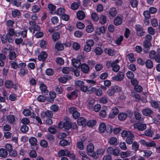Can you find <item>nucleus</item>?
Segmentation results:
<instances>
[{
	"label": "nucleus",
	"instance_id": "1",
	"mask_svg": "<svg viewBox=\"0 0 160 160\" xmlns=\"http://www.w3.org/2000/svg\"><path fill=\"white\" fill-rule=\"evenodd\" d=\"M29 23L30 25L29 28V31L34 33L35 31H40V27L39 25H37L36 22L34 21H29Z\"/></svg>",
	"mask_w": 160,
	"mask_h": 160
},
{
	"label": "nucleus",
	"instance_id": "2",
	"mask_svg": "<svg viewBox=\"0 0 160 160\" xmlns=\"http://www.w3.org/2000/svg\"><path fill=\"white\" fill-rule=\"evenodd\" d=\"M29 142L32 149L35 150L38 149V145L37 143V140L36 138L34 137H31L29 139Z\"/></svg>",
	"mask_w": 160,
	"mask_h": 160
},
{
	"label": "nucleus",
	"instance_id": "3",
	"mask_svg": "<svg viewBox=\"0 0 160 160\" xmlns=\"http://www.w3.org/2000/svg\"><path fill=\"white\" fill-rule=\"evenodd\" d=\"M142 113L145 116L152 118L154 114V112L150 108H147L142 110Z\"/></svg>",
	"mask_w": 160,
	"mask_h": 160
},
{
	"label": "nucleus",
	"instance_id": "4",
	"mask_svg": "<svg viewBox=\"0 0 160 160\" xmlns=\"http://www.w3.org/2000/svg\"><path fill=\"white\" fill-rule=\"evenodd\" d=\"M69 110L70 113L72 114V116L74 118H78L80 116V113L77 111L76 108L72 107L69 109Z\"/></svg>",
	"mask_w": 160,
	"mask_h": 160
},
{
	"label": "nucleus",
	"instance_id": "5",
	"mask_svg": "<svg viewBox=\"0 0 160 160\" xmlns=\"http://www.w3.org/2000/svg\"><path fill=\"white\" fill-rule=\"evenodd\" d=\"M102 91L101 89L100 88H97L95 87H91L90 92H89V94L92 93H95L96 96H101L102 94Z\"/></svg>",
	"mask_w": 160,
	"mask_h": 160
},
{
	"label": "nucleus",
	"instance_id": "6",
	"mask_svg": "<svg viewBox=\"0 0 160 160\" xmlns=\"http://www.w3.org/2000/svg\"><path fill=\"white\" fill-rule=\"evenodd\" d=\"M108 15L110 18H114L117 14V11L115 8H110L107 12Z\"/></svg>",
	"mask_w": 160,
	"mask_h": 160
},
{
	"label": "nucleus",
	"instance_id": "7",
	"mask_svg": "<svg viewBox=\"0 0 160 160\" xmlns=\"http://www.w3.org/2000/svg\"><path fill=\"white\" fill-rule=\"evenodd\" d=\"M94 145L92 143L88 144L87 147V152L88 154L92 157V155L94 153Z\"/></svg>",
	"mask_w": 160,
	"mask_h": 160
},
{
	"label": "nucleus",
	"instance_id": "8",
	"mask_svg": "<svg viewBox=\"0 0 160 160\" xmlns=\"http://www.w3.org/2000/svg\"><path fill=\"white\" fill-rule=\"evenodd\" d=\"M119 110L117 107H115L113 108L109 113L108 118H113L118 114Z\"/></svg>",
	"mask_w": 160,
	"mask_h": 160
},
{
	"label": "nucleus",
	"instance_id": "9",
	"mask_svg": "<svg viewBox=\"0 0 160 160\" xmlns=\"http://www.w3.org/2000/svg\"><path fill=\"white\" fill-rule=\"evenodd\" d=\"M104 152V149L102 148H98L96 152H94L93 154L92 155V158L95 159H97L98 158V156L101 155L103 154Z\"/></svg>",
	"mask_w": 160,
	"mask_h": 160
},
{
	"label": "nucleus",
	"instance_id": "10",
	"mask_svg": "<svg viewBox=\"0 0 160 160\" xmlns=\"http://www.w3.org/2000/svg\"><path fill=\"white\" fill-rule=\"evenodd\" d=\"M135 29L137 32V34L140 36L142 37L145 34V32L142 26L140 25H136L135 26Z\"/></svg>",
	"mask_w": 160,
	"mask_h": 160
},
{
	"label": "nucleus",
	"instance_id": "11",
	"mask_svg": "<svg viewBox=\"0 0 160 160\" xmlns=\"http://www.w3.org/2000/svg\"><path fill=\"white\" fill-rule=\"evenodd\" d=\"M143 45L144 52L145 53L148 52L150 51V47L151 46V42L145 40L143 42Z\"/></svg>",
	"mask_w": 160,
	"mask_h": 160
},
{
	"label": "nucleus",
	"instance_id": "12",
	"mask_svg": "<svg viewBox=\"0 0 160 160\" xmlns=\"http://www.w3.org/2000/svg\"><path fill=\"white\" fill-rule=\"evenodd\" d=\"M124 75L122 72H118L116 76H114L112 77L113 80L117 81H121L124 78Z\"/></svg>",
	"mask_w": 160,
	"mask_h": 160
},
{
	"label": "nucleus",
	"instance_id": "13",
	"mask_svg": "<svg viewBox=\"0 0 160 160\" xmlns=\"http://www.w3.org/2000/svg\"><path fill=\"white\" fill-rule=\"evenodd\" d=\"M39 88L42 93L45 95H47L48 93V91L47 89V86L43 83H42L40 85Z\"/></svg>",
	"mask_w": 160,
	"mask_h": 160
},
{
	"label": "nucleus",
	"instance_id": "14",
	"mask_svg": "<svg viewBox=\"0 0 160 160\" xmlns=\"http://www.w3.org/2000/svg\"><path fill=\"white\" fill-rule=\"evenodd\" d=\"M80 68L82 72L84 73H88L90 70V68L88 65L85 63H83L80 65Z\"/></svg>",
	"mask_w": 160,
	"mask_h": 160
},
{
	"label": "nucleus",
	"instance_id": "15",
	"mask_svg": "<svg viewBox=\"0 0 160 160\" xmlns=\"http://www.w3.org/2000/svg\"><path fill=\"white\" fill-rule=\"evenodd\" d=\"M133 126L134 128H137L139 131H143L146 128V125L143 123H137L134 124Z\"/></svg>",
	"mask_w": 160,
	"mask_h": 160
},
{
	"label": "nucleus",
	"instance_id": "16",
	"mask_svg": "<svg viewBox=\"0 0 160 160\" xmlns=\"http://www.w3.org/2000/svg\"><path fill=\"white\" fill-rule=\"evenodd\" d=\"M140 142L142 144L148 147H155L156 144L154 141L146 142L144 140H141Z\"/></svg>",
	"mask_w": 160,
	"mask_h": 160
},
{
	"label": "nucleus",
	"instance_id": "17",
	"mask_svg": "<svg viewBox=\"0 0 160 160\" xmlns=\"http://www.w3.org/2000/svg\"><path fill=\"white\" fill-rule=\"evenodd\" d=\"M48 55L45 51L42 52L38 56V58L39 61H44L47 58Z\"/></svg>",
	"mask_w": 160,
	"mask_h": 160
},
{
	"label": "nucleus",
	"instance_id": "18",
	"mask_svg": "<svg viewBox=\"0 0 160 160\" xmlns=\"http://www.w3.org/2000/svg\"><path fill=\"white\" fill-rule=\"evenodd\" d=\"M66 96L69 100L76 98L78 96L77 92L75 91L72 92L69 94H67Z\"/></svg>",
	"mask_w": 160,
	"mask_h": 160
},
{
	"label": "nucleus",
	"instance_id": "19",
	"mask_svg": "<svg viewBox=\"0 0 160 160\" xmlns=\"http://www.w3.org/2000/svg\"><path fill=\"white\" fill-rule=\"evenodd\" d=\"M122 16H119L118 15L115 18L114 20V23L116 26H118L122 23Z\"/></svg>",
	"mask_w": 160,
	"mask_h": 160
},
{
	"label": "nucleus",
	"instance_id": "20",
	"mask_svg": "<svg viewBox=\"0 0 160 160\" xmlns=\"http://www.w3.org/2000/svg\"><path fill=\"white\" fill-rule=\"evenodd\" d=\"M77 123L79 126H85L86 124V120L83 117H79L77 120Z\"/></svg>",
	"mask_w": 160,
	"mask_h": 160
},
{
	"label": "nucleus",
	"instance_id": "21",
	"mask_svg": "<svg viewBox=\"0 0 160 160\" xmlns=\"http://www.w3.org/2000/svg\"><path fill=\"white\" fill-rule=\"evenodd\" d=\"M43 115L42 114H41L42 117V118H45V117H47L48 118H51L53 116V113L52 111L49 110H47L43 112Z\"/></svg>",
	"mask_w": 160,
	"mask_h": 160
},
{
	"label": "nucleus",
	"instance_id": "22",
	"mask_svg": "<svg viewBox=\"0 0 160 160\" xmlns=\"http://www.w3.org/2000/svg\"><path fill=\"white\" fill-rule=\"evenodd\" d=\"M85 16L84 12L82 11H79L77 13V17L79 20L83 19L85 18Z\"/></svg>",
	"mask_w": 160,
	"mask_h": 160
},
{
	"label": "nucleus",
	"instance_id": "23",
	"mask_svg": "<svg viewBox=\"0 0 160 160\" xmlns=\"http://www.w3.org/2000/svg\"><path fill=\"white\" fill-rule=\"evenodd\" d=\"M6 119L9 123H13L15 121V118L14 116L12 115H8L7 116Z\"/></svg>",
	"mask_w": 160,
	"mask_h": 160
},
{
	"label": "nucleus",
	"instance_id": "24",
	"mask_svg": "<svg viewBox=\"0 0 160 160\" xmlns=\"http://www.w3.org/2000/svg\"><path fill=\"white\" fill-rule=\"evenodd\" d=\"M9 52V59L11 60H14L17 57V54L16 52L11 49Z\"/></svg>",
	"mask_w": 160,
	"mask_h": 160
},
{
	"label": "nucleus",
	"instance_id": "25",
	"mask_svg": "<svg viewBox=\"0 0 160 160\" xmlns=\"http://www.w3.org/2000/svg\"><path fill=\"white\" fill-rule=\"evenodd\" d=\"M9 62L11 67L14 69H17L19 68V65L18 64V61L16 60H13Z\"/></svg>",
	"mask_w": 160,
	"mask_h": 160
},
{
	"label": "nucleus",
	"instance_id": "26",
	"mask_svg": "<svg viewBox=\"0 0 160 160\" xmlns=\"http://www.w3.org/2000/svg\"><path fill=\"white\" fill-rule=\"evenodd\" d=\"M55 48L59 51H62L64 49V47L63 44L59 41L57 42L55 45Z\"/></svg>",
	"mask_w": 160,
	"mask_h": 160
},
{
	"label": "nucleus",
	"instance_id": "27",
	"mask_svg": "<svg viewBox=\"0 0 160 160\" xmlns=\"http://www.w3.org/2000/svg\"><path fill=\"white\" fill-rule=\"evenodd\" d=\"M4 84L5 87L8 89L11 88L13 85V83L12 81L11 80H7L4 82Z\"/></svg>",
	"mask_w": 160,
	"mask_h": 160
},
{
	"label": "nucleus",
	"instance_id": "28",
	"mask_svg": "<svg viewBox=\"0 0 160 160\" xmlns=\"http://www.w3.org/2000/svg\"><path fill=\"white\" fill-rule=\"evenodd\" d=\"M99 19L100 23L102 25H104L107 22V17L106 16L103 14L101 15L100 16Z\"/></svg>",
	"mask_w": 160,
	"mask_h": 160
},
{
	"label": "nucleus",
	"instance_id": "29",
	"mask_svg": "<svg viewBox=\"0 0 160 160\" xmlns=\"http://www.w3.org/2000/svg\"><path fill=\"white\" fill-rule=\"evenodd\" d=\"M127 115L125 113L120 112L118 115V118L121 121H124L127 117Z\"/></svg>",
	"mask_w": 160,
	"mask_h": 160
},
{
	"label": "nucleus",
	"instance_id": "30",
	"mask_svg": "<svg viewBox=\"0 0 160 160\" xmlns=\"http://www.w3.org/2000/svg\"><path fill=\"white\" fill-rule=\"evenodd\" d=\"M8 155V152L5 149L3 148L0 149V157L6 158L7 156Z\"/></svg>",
	"mask_w": 160,
	"mask_h": 160
},
{
	"label": "nucleus",
	"instance_id": "31",
	"mask_svg": "<svg viewBox=\"0 0 160 160\" xmlns=\"http://www.w3.org/2000/svg\"><path fill=\"white\" fill-rule=\"evenodd\" d=\"M12 16L13 18H18L20 15V11L17 9H14L12 11Z\"/></svg>",
	"mask_w": 160,
	"mask_h": 160
},
{
	"label": "nucleus",
	"instance_id": "32",
	"mask_svg": "<svg viewBox=\"0 0 160 160\" xmlns=\"http://www.w3.org/2000/svg\"><path fill=\"white\" fill-rule=\"evenodd\" d=\"M65 12V10L64 8H60L57 9L55 13L60 17L64 14V13Z\"/></svg>",
	"mask_w": 160,
	"mask_h": 160
},
{
	"label": "nucleus",
	"instance_id": "33",
	"mask_svg": "<svg viewBox=\"0 0 160 160\" xmlns=\"http://www.w3.org/2000/svg\"><path fill=\"white\" fill-rule=\"evenodd\" d=\"M78 62L80 63V61L78 60L73 58L72 59V64L76 68H77L80 65L78 64Z\"/></svg>",
	"mask_w": 160,
	"mask_h": 160
},
{
	"label": "nucleus",
	"instance_id": "34",
	"mask_svg": "<svg viewBox=\"0 0 160 160\" xmlns=\"http://www.w3.org/2000/svg\"><path fill=\"white\" fill-rule=\"evenodd\" d=\"M106 126L104 123H101L99 126V130L101 133H103L106 130Z\"/></svg>",
	"mask_w": 160,
	"mask_h": 160
},
{
	"label": "nucleus",
	"instance_id": "35",
	"mask_svg": "<svg viewBox=\"0 0 160 160\" xmlns=\"http://www.w3.org/2000/svg\"><path fill=\"white\" fill-rule=\"evenodd\" d=\"M146 66L148 68L151 69L153 67V62L149 59L147 60L145 62Z\"/></svg>",
	"mask_w": 160,
	"mask_h": 160
},
{
	"label": "nucleus",
	"instance_id": "36",
	"mask_svg": "<svg viewBox=\"0 0 160 160\" xmlns=\"http://www.w3.org/2000/svg\"><path fill=\"white\" fill-rule=\"evenodd\" d=\"M59 145L61 146H65L70 144V142L64 139L61 140L59 142Z\"/></svg>",
	"mask_w": 160,
	"mask_h": 160
},
{
	"label": "nucleus",
	"instance_id": "37",
	"mask_svg": "<svg viewBox=\"0 0 160 160\" xmlns=\"http://www.w3.org/2000/svg\"><path fill=\"white\" fill-rule=\"evenodd\" d=\"M64 123V128L67 130H69L71 128L72 123L68 121H66Z\"/></svg>",
	"mask_w": 160,
	"mask_h": 160
},
{
	"label": "nucleus",
	"instance_id": "38",
	"mask_svg": "<svg viewBox=\"0 0 160 160\" xmlns=\"http://www.w3.org/2000/svg\"><path fill=\"white\" fill-rule=\"evenodd\" d=\"M109 142L110 144L114 146H116L118 144L117 138L114 137H111L110 138Z\"/></svg>",
	"mask_w": 160,
	"mask_h": 160
},
{
	"label": "nucleus",
	"instance_id": "39",
	"mask_svg": "<svg viewBox=\"0 0 160 160\" xmlns=\"http://www.w3.org/2000/svg\"><path fill=\"white\" fill-rule=\"evenodd\" d=\"M91 87H88V86L84 85V84L80 88L81 90L83 92H87V93H89L90 92V90Z\"/></svg>",
	"mask_w": 160,
	"mask_h": 160
},
{
	"label": "nucleus",
	"instance_id": "40",
	"mask_svg": "<svg viewBox=\"0 0 160 160\" xmlns=\"http://www.w3.org/2000/svg\"><path fill=\"white\" fill-rule=\"evenodd\" d=\"M96 121L95 120H90L86 124L88 126L92 127L95 126L96 124Z\"/></svg>",
	"mask_w": 160,
	"mask_h": 160
},
{
	"label": "nucleus",
	"instance_id": "41",
	"mask_svg": "<svg viewBox=\"0 0 160 160\" xmlns=\"http://www.w3.org/2000/svg\"><path fill=\"white\" fill-rule=\"evenodd\" d=\"M52 38L54 42L56 41L60 38L59 33L58 32L53 33L52 35Z\"/></svg>",
	"mask_w": 160,
	"mask_h": 160
},
{
	"label": "nucleus",
	"instance_id": "42",
	"mask_svg": "<svg viewBox=\"0 0 160 160\" xmlns=\"http://www.w3.org/2000/svg\"><path fill=\"white\" fill-rule=\"evenodd\" d=\"M28 73V70L27 69H25L24 68H20L19 70V71L18 72V74L20 76H23L26 74Z\"/></svg>",
	"mask_w": 160,
	"mask_h": 160
},
{
	"label": "nucleus",
	"instance_id": "43",
	"mask_svg": "<svg viewBox=\"0 0 160 160\" xmlns=\"http://www.w3.org/2000/svg\"><path fill=\"white\" fill-rule=\"evenodd\" d=\"M94 52L96 55H100L102 54L103 50L101 47H97L95 48Z\"/></svg>",
	"mask_w": 160,
	"mask_h": 160
},
{
	"label": "nucleus",
	"instance_id": "44",
	"mask_svg": "<svg viewBox=\"0 0 160 160\" xmlns=\"http://www.w3.org/2000/svg\"><path fill=\"white\" fill-rule=\"evenodd\" d=\"M139 145L138 143L136 141L134 142L132 145V149L134 150L135 152H136L138 149Z\"/></svg>",
	"mask_w": 160,
	"mask_h": 160
},
{
	"label": "nucleus",
	"instance_id": "45",
	"mask_svg": "<svg viewBox=\"0 0 160 160\" xmlns=\"http://www.w3.org/2000/svg\"><path fill=\"white\" fill-rule=\"evenodd\" d=\"M66 136V134L64 132H59L57 133L56 135L57 138L61 140L64 139Z\"/></svg>",
	"mask_w": 160,
	"mask_h": 160
},
{
	"label": "nucleus",
	"instance_id": "46",
	"mask_svg": "<svg viewBox=\"0 0 160 160\" xmlns=\"http://www.w3.org/2000/svg\"><path fill=\"white\" fill-rule=\"evenodd\" d=\"M85 44H86L87 45L92 48L94 45V42L92 39H88L86 40Z\"/></svg>",
	"mask_w": 160,
	"mask_h": 160
},
{
	"label": "nucleus",
	"instance_id": "47",
	"mask_svg": "<svg viewBox=\"0 0 160 160\" xmlns=\"http://www.w3.org/2000/svg\"><path fill=\"white\" fill-rule=\"evenodd\" d=\"M46 138L51 143H53L55 141L54 136L52 134L47 135L46 136Z\"/></svg>",
	"mask_w": 160,
	"mask_h": 160
},
{
	"label": "nucleus",
	"instance_id": "48",
	"mask_svg": "<svg viewBox=\"0 0 160 160\" xmlns=\"http://www.w3.org/2000/svg\"><path fill=\"white\" fill-rule=\"evenodd\" d=\"M54 73V70L51 68H48L45 71V73L46 75L48 76H51L53 75Z\"/></svg>",
	"mask_w": 160,
	"mask_h": 160
},
{
	"label": "nucleus",
	"instance_id": "49",
	"mask_svg": "<svg viewBox=\"0 0 160 160\" xmlns=\"http://www.w3.org/2000/svg\"><path fill=\"white\" fill-rule=\"evenodd\" d=\"M22 44L28 45L29 47H31L33 45L31 40L29 39H25Z\"/></svg>",
	"mask_w": 160,
	"mask_h": 160
},
{
	"label": "nucleus",
	"instance_id": "50",
	"mask_svg": "<svg viewBox=\"0 0 160 160\" xmlns=\"http://www.w3.org/2000/svg\"><path fill=\"white\" fill-rule=\"evenodd\" d=\"M29 129L28 127L25 125H23L20 128L21 131L24 133H26L28 131Z\"/></svg>",
	"mask_w": 160,
	"mask_h": 160
},
{
	"label": "nucleus",
	"instance_id": "51",
	"mask_svg": "<svg viewBox=\"0 0 160 160\" xmlns=\"http://www.w3.org/2000/svg\"><path fill=\"white\" fill-rule=\"evenodd\" d=\"M86 30L88 33H91L94 30L93 26L92 25H88L86 28Z\"/></svg>",
	"mask_w": 160,
	"mask_h": 160
},
{
	"label": "nucleus",
	"instance_id": "52",
	"mask_svg": "<svg viewBox=\"0 0 160 160\" xmlns=\"http://www.w3.org/2000/svg\"><path fill=\"white\" fill-rule=\"evenodd\" d=\"M56 62L57 64L59 65H62L64 63V60L61 57H58L56 59Z\"/></svg>",
	"mask_w": 160,
	"mask_h": 160
},
{
	"label": "nucleus",
	"instance_id": "53",
	"mask_svg": "<svg viewBox=\"0 0 160 160\" xmlns=\"http://www.w3.org/2000/svg\"><path fill=\"white\" fill-rule=\"evenodd\" d=\"M60 17L61 19L65 21H68L70 18L69 16L65 13V12Z\"/></svg>",
	"mask_w": 160,
	"mask_h": 160
},
{
	"label": "nucleus",
	"instance_id": "54",
	"mask_svg": "<svg viewBox=\"0 0 160 160\" xmlns=\"http://www.w3.org/2000/svg\"><path fill=\"white\" fill-rule=\"evenodd\" d=\"M157 55H156V52L154 50L151 51L149 55V58L151 59H153L155 58Z\"/></svg>",
	"mask_w": 160,
	"mask_h": 160
},
{
	"label": "nucleus",
	"instance_id": "55",
	"mask_svg": "<svg viewBox=\"0 0 160 160\" xmlns=\"http://www.w3.org/2000/svg\"><path fill=\"white\" fill-rule=\"evenodd\" d=\"M151 106L154 108H157L159 107V104L158 102L155 100H151L150 102Z\"/></svg>",
	"mask_w": 160,
	"mask_h": 160
},
{
	"label": "nucleus",
	"instance_id": "56",
	"mask_svg": "<svg viewBox=\"0 0 160 160\" xmlns=\"http://www.w3.org/2000/svg\"><path fill=\"white\" fill-rule=\"evenodd\" d=\"M40 146L43 148H46L48 146L47 141L45 139H42L40 142Z\"/></svg>",
	"mask_w": 160,
	"mask_h": 160
},
{
	"label": "nucleus",
	"instance_id": "57",
	"mask_svg": "<svg viewBox=\"0 0 160 160\" xmlns=\"http://www.w3.org/2000/svg\"><path fill=\"white\" fill-rule=\"evenodd\" d=\"M92 19L95 21H97L99 19V17L95 12H92L91 15Z\"/></svg>",
	"mask_w": 160,
	"mask_h": 160
},
{
	"label": "nucleus",
	"instance_id": "58",
	"mask_svg": "<svg viewBox=\"0 0 160 160\" xmlns=\"http://www.w3.org/2000/svg\"><path fill=\"white\" fill-rule=\"evenodd\" d=\"M145 134L147 136L150 137H152L154 133L152 130L148 129L145 131Z\"/></svg>",
	"mask_w": 160,
	"mask_h": 160
},
{
	"label": "nucleus",
	"instance_id": "59",
	"mask_svg": "<svg viewBox=\"0 0 160 160\" xmlns=\"http://www.w3.org/2000/svg\"><path fill=\"white\" fill-rule=\"evenodd\" d=\"M112 70L115 72H118L120 69L119 66L118 64H116L115 63L112 64Z\"/></svg>",
	"mask_w": 160,
	"mask_h": 160
},
{
	"label": "nucleus",
	"instance_id": "60",
	"mask_svg": "<svg viewBox=\"0 0 160 160\" xmlns=\"http://www.w3.org/2000/svg\"><path fill=\"white\" fill-rule=\"evenodd\" d=\"M115 91L112 87V86L107 91V93L109 96H112L115 93Z\"/></svg>",
	"mask_w": 160,
	"mask_h": 160
},
{
	"label": "nucleus",
	"instance_id": "61",
	"mask_svg": "<svg viewBox=\"0 0 160 160\" xmlns=\"http://www.w3.org/2000/svg\"><path fill=\"white\" fill-rule=\"evenodd\" d=\"M134 89L137 92H140L142 91L143 88L140 85H138L134 87Z\"/></svg>",
	"mask_w": 160,
	"mask_h": 160
},
{
	"label": "nucleus",
	"instance_id": "62",
	"mask_svg": "<svg viewBox=\"0 0 160 160\" xmlns=\"http://www.w3.org/2000/svg\"><path fill=\"white\" fill-rule=\"evenodd\" d=\"M63 91V88L61 86H57L55 88V91L58 94H61Z\"/></svg>",
	"mask_w": 160,
	"mask_h": 160
},
{
	"label": "nucleus",
	"instance_id": "63",
	"mask_svg": "<svg viewBox=\"0 0 160 160\" xmlns=\"http://www.w3.org/2000/svg\"><path fill=\"white\" fill-rule=\"evenodd\" d=\"M84 84V82H83L80 80H77L75 82V86L76 87H78L80 88L82 87Z\"/></svg>",
	"mask_w": 160,
	"mask_h": 160
},
{
	"label": "nucleus",
	"instance_id": "64",
	"mask_svg": "<svg viewBox=\"0 0 160 160\" xmlns=\"http://www.w3.org/2000/svg\"><path fill=\"white\" fill-rule=\"evenodd\" d=\"M15 34V32L14 29L12 28H10L8 31L7 34L9 36H13Z\"/></svg>",
	"mask_w": 160,
	"mask_h": 160
}]
</instances>
